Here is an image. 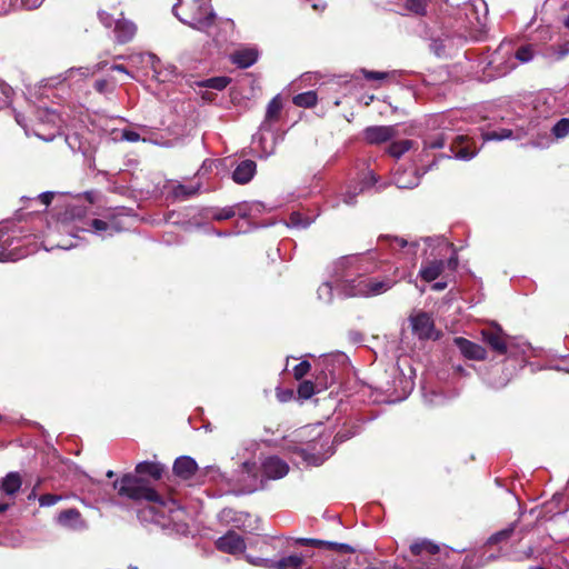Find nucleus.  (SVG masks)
Wrapping results in <instances>:
<instances>
[{
    "label": "nucleus",
    "mask_w": 569,
    "mask_h": 569,
    "mask_svg": "<svg viewBox=\"0 0 569 569\" xmlns=\"http://www.w3.org/2000/svg\"><path fill=\"white\" fill-rule=\"evenodd\" d=\"M237 207H226V208H222V209H219L217 210L212 218L214 220H228V219H231L233 218L236 214H237Z\"/></svg>",
    "instance_id": "45"
},
{
    "label": "nucleus",
    "mask_w": 569,
    "mask_h": 569,
    "mask_svg": "<svg viewBox=\"0 0 569 569\" xmlns=\"http://www.w3.org/2000/svg\"><path fill=\"white\" fill-rule=\"evenodd\" d=\"M98 17H99V20L107 28H111L113 26V23L116 24L114 19L112 18V16L109 14L108 12H106V11H99Z\"/></svg>",
    "instance_id": "54"
},
{
    "label": "nucleus",
    "mask_w": 569,
    "mask_h": 569,
    "mask_svg": "<svg viewBox=\"0 0 569 569\" xmlns=\"http://www.w3.org/2000/svg\"><path fill=\"white\" fill-rule=\"evenodd\" d=\"M546 360L543 368L569 373V358H546Z\"/></svg>",
    "instance_id": "32"
},
{
    "label": "nucleus",
    "mask_w": 569,
    "mask_h": 569,
    "mask_svg": "<svg viewBox=\"0 0 569 569\" xmlns=\"http://www.w3.org/2000/svg\"><path fill=\"white\" fill-rule=\"evenodd\" d=\"M282 109V103L279 97H274L267 107L266 119L262 123V128H266L268 122L274 121L279 118L280 111Z\"/></svg>",
    "instance_id": "29"
},
{
    "label": "nucleus",
    "mask_w": 569,
    "mask_h": 569,
    "mask_svg": "<svg viewBox=\"0 0 569 569\" xmlns=\"http://www.w3.org/2000/svg\"><path fill=\"white\" fill-rule=\"evenodd\" d=\"M363 74L367 80H382L387 76L385 72L378 71H363Z\"/></svg>",
    "instance_id": "56"
},
{
    "label": "nucleus",
    "mask_w": 569,
    "mask_h": 569,
    "mask_svg": "<svg viewBox=\"0 0 569 569\" xmlns=\"http://www.w3.org/2000/svg\"><path fill=\"white\" fill-rule=\"evenodd\" d=\"M21 487V479L19 473L10 472L0 480V490L7 495L16 493Z\"/></svg>",
    "instance_id": "25"
},
{
    "label": "nucleus",
    "mask_w": 569,
    "mask_h": 569,
    "mask_svg": "<svg viewBox=\"0 0 569 569\" xmlns=\"http://www.w3.org/2000/svg\"><path fill=\"white\" fill-rule=\"evenodd\" d=\"M411 329L419 339H437L432 318L426 312H418L409 318Z\"/></svg>",
    "instance_id": "7"
},
{
    "label": "nucleus",
    "mask_w": 569,
    "mask_h": 569,
    "mask_svg": "<svg viewBox=\"0 0 569 569\" xmlns=\"http://www.w3.org/2000/svg\"><path fill=\"white\" fill-rule=\"evenodd\" d=\"M337 269L341 280V290L347 297H373L390 290L396 283L390 278H369L379 269L372 253L347 256L339 259Z\"/></svg>",
    "instance_id": "2"
},
{
    "label": "nucleus",
    "mask_w": 569,
    "mask_h": 569,
    "mask_svg": "<svg viewBox=\"0 0 569 569\" xmlns=\"http://www.w3.org/2000/svg\"><path fill=\"white\" fill-rule=\"evenodd\" d=\"M455 343L459 347L462 356H479V347L465 338H455Z\"/></svg>",
    "instance_id": "33"
},
{
    "label": "nucleus",
    "mask_w": 569,
    "mask_h": 569,
    "mask_svg": "<svg viewBox=\"0 0 569 569\" xmlns=\"http://www.w3.org/2000/svg\"><path fill=\"white\" fill-rule=\"evenodd\" d=\"M130 60L133 63H141L146 68H150L153 71V77L159 81L164 82L167 77H162V63L160 59L153 53H137L130 56Z\"/></svg>",
    "instance_id": "13"
},
{
    "label": "nucleus",
    "mask_w": 569,
    "mask_h": 569,
    "mask_svg": "<svg viewBox=\"0 0 569 569\" xmlns=\"http://www.w3.org/2000/svg\"><path fill=\"white\" fill-rule=\"evenodd\" d=\"M256 162L252 160L241 161L232 173V178L237 183H248L254 176Z\"/></svg>",
    "instance_id": "19"
},
{
    "label": "nucleus",
    "mask_w": 569,
    "mask_h": 569,
    "mask_svg": "<svg viewBox=\"0 0 569 569\" xmlns=\"http://www.w3.org/2000/svg\"><path fill=\"white\" fill-rule=\"evenodd\" d=\"M413 358H386L383 362L386 376V391L391 392L396 399H405L413 389L416 369Z\"/></svg>",
    "instance_id": "4"
},
{
    "label": "nucleus",
    "mask_w": 569,
    "mask_h": 569,
    "mask_svg": "<svg viewBox=\"0 0 569 569\" xmlns=\"http://www.w3.org/2000/svg\"><path fill=\"white\" fill-rule=\"evenodd\" d=\"M393 243L400 248H403L407 244V241L402 238H395Z\"/></svg>",
    "instance_id": "64"
},
{
    "label": "nucleus",
    "mask_w": 569,
    "mask_h": 569,
    "mask_svg": "<svg viewBox=\"0 0 569 569\" xmlns=\"http://www.w3.org/2000/svg\"><path fill=\"white\" fill-rule=\"evenodd\" d=\"M262 470L269 479H280L289 471V466L282 459L271 456L262 461Z\"/></svg>",
    "instance_id": "12"
},
{
    "label": "nucleus",
    "mask_w": 569,
    "mask_h": 569,
    "mask_svg": "<svg viewBox=\"0 0 569 569\" xmlns=\"http://www.w3.org/2000/svg\"><path fill=\"white\" fill-rule=\"evenodd\" d=\"M413 146L411 140H400L392 142L388 148V153L393 158H400L407 151H409Z\"/></svg>",
    "instance_id": "30"
},
{
    "label": "nucleus",
    "mask_w": 569,
    "mask_h": 569,
    "mask_svg": "<svg viewBox=\"0 0 569 569\" xmlns=\"http://www.w3.org/2000/svg\"><path fill=\"white\" fill-rule=\"evenodd\" d=\"M42 3V0H11L8 7L1 9V12H7L10 8L21 7L28 10L38 8Z\"/></svg>",
    "instance_id": "35"
},
{
    "label": "nucleus",
    "mask_w": 569,
    "mask_h": 569,
    "mask_svg": "<svg viewBox=\"0 0 569 569\" xmlns=\"http://www.w3.org/2000/svg\"><path fill=\"white\" fill-rule=\"evenodd\" d=\"M199 186H184L181 183H173L171 186V194L174 199L186 200L198 193Z\"/></svg>",
    "instance_id": "26"
},
{
    "label": "nucleus",
    "mask_w": 569,
    "mask_h": 569,
    "mask_svg": "<svg viewBox=\"0 0 569 569\" xmlns=\"http://www.w3.org/2000/svg\"><path fill=\"white\" fill-rule=\"evenodd\" d=\"M310 368L311 366L307 360L301 361L293 368L295 378L301 380L310 371Z\"/></svg>",
    "instance_id": "47"
},
{
    "label": "nucleus",
    "mask_w": 569,
    "mask_h": 569,
    "mask_svg": "<svg viewBox=\"0 0 569 569\" xmlns=\"http://www.w3.org/2000/svg\"><path fill=\"white\" fill-rule=\"evenodd\" d=\"M368 177L369 179H365L362 182H361V187H353V188H349L347 190V192L343 194V202L347 203V204H353L355 203V199L357 197V194H359L360 192H362L366 188L370 187V186H373L377 181L375 174L372 172H369L368 173Z\"/></svg>",
    "instance_id": "24"
},
{
    "label": "nucleus",
    "mask_w": 569,
    "mask_h": 569,
    "mask_svg": "<svg viewBox=\"0 0 569 569\" xmlns=\"http://www.w3.org/2000/svg\"><path fill=\"white\" fill-rule=\"evenodd\" d=\"M293 396V392L292 390H282V391H278L277 393V397L279 399V401L281 402H287L288 400H290Z\"/></svg>",
    "instance_id": "59"
},
{
    "label": "nucleus",
    "mask_w": 569,
    "mask_h": 569,
    "mask_svg": "<svg viewBox=\"0 0 569 569\" xmlns=\"http://www.w3.org/2000/svg\"><path fill=\"white\" fill-rule=\"evenodd\" d=\"M332 297H333L332 286L329 282L322 283L318 288V298H319V300H321V301H323L326 303H329V302H331Z\"/></svg>",
    "instance_id": "43"
},
{
    "label": "nucleus",
    "mask_w": 569,
    "mask_h": 569,
    "mask_svg": "<svg viewBox=\"0 0 569 569\" xmlns=\"http://www.w3.org/2000/svg\"><path fill=\"white\" fill-rule=\"evenodd\" d=\"M496 358H490V363L488 365V370L483 373V379L495 388H501L507 385L510 380L512 372L511 368L521 360L525 361V358H502L499 361H493Z\"/></svg>",
    "instance_id": "6"
},
{
    "label": "nucleus",
    "mask_w": 569,
    "mask_h": 569,
    "mask_svg": "<svg viewBox=\"0 0 569 569\" xmlns=\"http://www.w3.org/2000/svg\"><path fill=\"white\" fill-rule=\"evenodd\" d=\"M429 0H407V8L416 14H425Z\"/></svg>",
    "instance_id": "41"
},
{
    "label": "nucleus",
    "mask_w": 569,
    "mask_h": 569,
    "mask_svg": "<svg viewBox=\"0 0 569 569\" xmlns=\"http://www.w3.org/2000/svg\"><path fill=\"white\" fill-rule=\"evenodd\" d=\"M410 553L403 556L408 569H471L468 557L440 547L428 539H418L410 545Z\"/></svg>",
    "instance_id": "3"
},
{
    "label": "nucleus",
    "mask_w": 569,
    "mask_h": 569,
    "mask_svg": "<svg viewBox=\"0 0 569 569\" xmlns=\"http://www.w3.org/2000/svg\"><path fill=\"white\" fill-rule=\"evenodd\" d=\"M533 56L535 53L532 46H522L515 53V58L521 63L531 61Z\"/></svg>",
    "instance_id": "37"
},
{
    "label": "nucleus",
    "mask_w": 569,
    "mask_h": 569,
    "mask_svg": "<svg viewBox=\"0 0 569 569\" xmlns=\"http://www.w3.org/2000/svg\"><path fill=\"white\" fill-rule=\"evenodd\" d=\"M483 340L491 346L495 352L503 353L507 351L506 340L499 329L483 331Z\"/></svg>",
    "instance_id": "21"
},
{
    "label": "nucleus",
    "mask_w": 569,
    "mask_h": 569,
    "mask_svg": "<svg viewBox=\"0 0 569 569\" xmlns=\"http://www.w3.org/2000/svg\"><path fill=\"white\" fill-rule=\"evenodd\" d=\"M423 399L427 403L433 406V405H440L443 402V396L431 390V391H427L425 389V392H423Z\"/></svg>",
    "instance_id": "48"
},
{
    "label": "nucleus",
    "mask_w": 569,
    "mask_h": 569,
    "mask_svg": "<svg viewBox=\"0 0 569 569\" xmlns=\"http://www.w3.org/2000/svg\"><path fill=\"white\" fill-rule=\"evenodd\" d=\"M451 151L453 152L455 158L461 159V160H470L476 154L475 152L469 151L468 148H461L460 150L455 151V148L452 147Z\"/></svg>",
    "instance_id": "52"
},
{
    "label": "nucleus",
    "mask_w": 569,
    "mask_h": 569,
    "mask_svg": "<svg viewBox=\"0 0 569 569\" xmlns=\"http://www.w3.org/2000/svg\"><path fill=\"white\" fill-rule=\"evenodd\" d=\"M569 53L568 44L551 46L545 51V58L549 62H557L562 60Z\"/></svg>",
    "instance_id": "28"
},
{
    "label": "nucleus",
    "mask_w": 569,
    "mask_h": 569,
    "mask_svg": "<svg viewBox=\"0 0 569 569\" xmlns=\"http://www.w3.org/2000/svg\"><path fill=\"white\" fill-rule=\"evenodd\" d=\"M57 522L61 527L71 530H82L86 528V522L81 518V513L74 508L61 511L57 517Z\"/></svg>",
    "instance_id": "14"
},
{
    "label": "nucleus",
    "mask_w": 569,
    "mask_h": 569,
    "mask_svg": "<svg viewBox=\"0 0 569 569\" xmlns=\"http://www.w3.org/2000/svg\"><path fill=\"white\" fill-rule=\"evenodd\" d=\"M162 472L163 467L160 463L142 461L136 466V475H124L114 481L113 488L122 497L147 501V505L138 510V518L142 523L168 528L180 520V507L173 499L161 498L150 482L141 477L149 475L153 480H159Z\"/></svg>",
    "instance_id": "1"
},
{
    "label": "nucleus",
    "mask_w": 569,
    "mask_h": 569,
    "mask_svg": "<svg viewBox=\"0 0 569 569\" xmlns=\"http://www.w3.org/2000/svg\"><path fill=\"white\" fill-rule=\"evenodd\" d=\"M217 548L229 555L242 553L246 550V542L237 532L229 530L216 541Z\"/></svg>",
    "instance_id": "8"
},
{
    "label": "nucleus",
    "mask_w": 569,
    "mask_h": 569,
    "mask_svg": "<svg viewBox=\"0 0 569 569\" xmlns=\"http://www.w3.org/2000/svg\"><path fill=\"white\" fill-rule=\"evenodd\" d=\"M242 472H246L249 477H252L253 482L257 481L258 475H257V466L254 462L244 461L241 466ZM256 490V483H253L249 489L248 492Z\"/></svg>",
    "instance_id": "42"
},
{
    "label": "nucleus",
    "mask_w": 569,
    "mask_h": 569,
    "mask_svg": "<svg viewBox=\"0 0 569 569\" xmlns=\"http://www.w3.org/2000/svg\"><path fill=\"white\" fill-rule=\"evenodd\" d=\"M174 475L184 480L191 481L196 476L199 477V468L196 460L189 456H181L173 463Z\"/></svg>",
    "instance_id": "9"
},
{
    "label": "nucleus",
    "mask_w": 569,
    "mask_h": 569,
    "mask_svg": "<svg viewBox=\"0 0 569 569\" xmlns=\"http://www.w3.org/2000/svg\"><path fill=\"white\" fill-rule=\"evenodd\" d=\"M446 287H447V283H446V282H436V283L432 286V289H433V290H436V291H441V290H443Z\"/></svg>",
    "instance_id": "63"
},
{
    "label": "nucleus",
    "mask_w": 569,
    "mask_h": 569,
    "mask_svg": "<svg viewBox=\"0 0 569 569\" xmlns=\"http://www.w3.org/2000/svg\"><path fill=\"white\" fill-rule=\"evenodd\" d=\"M446 138L443 133H436L433 136L428 137L423 141L425 149H440L445 146Z\"/></svg>",
    "instance_id": "36"
},
{
    "label": "nucleus",
    "mask_w": 569,
    "mask_h": 569,
    "mask_svg": "<svg viewBox=\"0 0 569 569\" xmlns=\"http://www.w3.org/2000/svg\"><path fill=\"white\" fill-rule=\"evenodd\" d=\"M315 385L310 380L302 381L298 387V396L301 399H309L315 395Z\"/></svg>",
    "instance_id": "38"
},
{
    "label": "nucleus",
    "mask_w": 569,
    "mask_h": 569,
    "mask_svg": "<svg viewBox=\"0 0 569 569\" xmlns=\"http://www.w3.org/2000/svg\"><path fill=\"white\" fill-rule=\"evenodd\" d=\"M369 569H408L407 566L403 567L397 562L382 561L376 566L370 567Z\"/></svg>",
    "instance_id": "53"
},
{
    "label": "nucleus",
    "mask_w": 569,
    "mask_h": 569,
    "mask_svg": "<svg viewBox=\"0 0 569 569\" xmlns=\"http://www.w3.org/2000/svg\"><path fill=\"white\" fill-rule=\"evenodd\" d=\"M406 173H407L406 171H403V172L397 171L395 173L393 179H395V183L397 184V187L400 189H410V188L418 186L419 177L416 174V172L410 171L409 179H406Z\"/></svg>",
    "instance_id": "27"
},
{
    "label": "nucleus",
    "mask_w": 569,
    "mask_h": 569,
    "mask_svg": "<svg viewBox=\"0 0 569 569\" xmlns=\"http://www.w3.org/2000/svg\"><path fill=\"white\" fill-rule=\"evenodd\" d=\"M229 82L230 79L227 77H217L207 79L203 82V86L216 90H223L229 84Z\"/></svg>",
    "instance_id": "40"
},
{
    "label": "nucleus",
    "mask_w": 569,
    "mask_h": 569,
    "mask_svg": "<svg viewBox=\"0 0 569 569\" xmlns=\"http://www.w3.org/2000/svg\"><path fill=\"white\" fill-rule=\"evenodd\" d=\"M395 128L391 126H373L365 130V139L369 143L386 142L395 136Z\"/></svg>",
    "instance_id": "15"
},
{
    "label": "nucleus",
    "mask_w": 569,
    "mask_h": 569,
    "mask_svg": "<svg viewBox=\"0 0 569 569\" xmlns=\"http://www.w3.org/2000/svg\"><path fill=\"white\" fill-rule=\"evenodd\" d=\"M552 133L557 138H565L569 134V119L562 118L560 119L553 127H552Z\"/></svg>",
    "instance_id": "39"
},
{
    "label": "nucleus",
    "mask_w": 569,
    "mask_h": 569,
    "mask_svg": "<svg viewBox=\"0 0 569 569\" xmlns=\"http://www.w3.org/2000/svg\"><path fill=\"white\" fill-rule=\"evenodd\" d=\"M330 562L327 565V569H357L353 565H358V556L353 549L352 553H346L338 556L335 551H330Z\"/></svg>",
    "instance_id": "16"
},
{
    "label": "nucleus",
    "mask_w": 569,
    "mask_h": 569,
    "mask_svg": "<svg viewBox=\"0 0 569 569\" xmlns=\"http://www.w3.org/2000/svg\"><path fill=\"white\" fill-rule=\"evenodd\" d=\"M12 89L0 81V109L7 107L11 102Z\"/></svg>",
    "instance_id": "44"
},
{
    "label": "nucleus",
    "mask_w": 569,
    "mask_h": 569,
    "mask_svg": "<svg viewBox=\"0 0 569 569\" xmlns=\"http://www.w3.org/2000/svg\"><path fill=\"white\" fill-rule=\"evenodd\" d=\"M221 515H222L223 519H230V520H232L234 522L238 521V518L231 517V515L237 516V512H234L231 509H224Z\"/></svg>",
    "instance_id": "62"
},
{
    "label": "nucleus",
    "mask_w": 569,
    "mask_h": 569,
    "mask_svg": "<svg viewBox=\"0 0 569 569\" xmlns=\"http://www.w3.org/2000/svg\"><path fill=\"white\" fill-rule=\"evenodd\" d=\"M306 555H290L279 560H273V569H301Z\"/></svg>",
    "instance_id": "22"
},
{
    "label": "nucleus",
    "mask_w": 569,
    "mask_h": 569,
    "mask_svg": "<svg viewBox=\"0 0 569 569\" xmlns=\"http://www.w3.org/2000/svg\"><path fill=\"white\" fill-rule=\"evenodd\" d=\"M512 136V131L509 129H501L499 131L493 130L483 134L485 140H503Z\"/></svg>",
    "instance_id": "46"
},
{
    "label": "nucleus",
    "mask_w": 569,
    "mask_h": 569,
    "mask_svg": "<svg viewBox=\"0 0 569 569\" xmlns=\"http://www.w3.org/2000/svg\"><path fill=\"white\" fill-rule=\"evenodd\" d=\"M136 32H137V28L133 22L126 20V19H120V20L116 21L114 34H116L117 42H119V43L129 42L134 37Z\"/></svg>",
    "instance_id": "20"
},
{
    "label": "nucleus",
    "mask_w": 569,
    "mask_h": 569,
    "mask_svg": "<svg viewBox=\"0 0 569 569\" xmlns=\"http://www.w3.org/2000/svg\"><path fill=\"white\" fill-rule=\"evenodd\" d=\"M76 73H79L81 77H88L92 74L89 68H78L68 70V78L74 77Z\"/></svg>",
    "instance_id": "57"
},
{
    "label": "nucleus",
    "mask_w": 569,
    "mask_h": 569,
    "mask_svg": "<svg viewBox=\"0 0 569 569\" xmlns=\"http://www.w3.org/2000/svg\"><path fill=\"white\" fill-rule=\"evenodd\" d=\"M16 239L10 237L3 229L0 227V261H17L21 259L24 254L18 251V248L14 246Z\"/></svg>",
    "instance_id": "10"
},
{
    "label": "nucleus",
    "mask_w": 569,
    "mask_h": 569,
    "mask_svg": "<svg viewBox=\"0 0 569 569\" xmlns=\"http://www.w3.org/2000/svg\"><path fill=\"white\" fill-rule=\"evenodd\" d=\"M61 499H62L61 496L46 493L39 498V503L41 507H51V506L56 505L58 501H60Z\"/></svg>",
    "instance_id": "51"
},
{
    "label": "nucleus",
    "mask_w": 569,
    "mask_h": 569,
    "mask_svg": "<svg viewBox=\"0 0 569 569\" xmlns=\"http://www.w3.org/2000/svg\"><path fill=\"white\" fill-rule=\"evenodd\" d=\"M555 567L557 569H569V559L566 557H560L555 560Z\"/></svg>",
    "instance_id": "58"
},
{
    "label": "nucleus",
    "mask_w": 569,
    "mask_h": 569,
    "mask_svg": "<svg viewBox=\"0 0 569 569\" xmlns=\"http://www.w3.org/2000/svg\"><path fill=\"white\" fill-rule=\"evenodd\" d=\"M122 139L130 141V142H137L140 140V136L136 131L131 130H123L122 131Z\"/></svg>",
    "instance_id": "55"
},
{
    "label": "nucleus",
    "mask_w": 569,
    "mask_h": 569,
    "mask_svg": "<svg viewBox=\"0 0 569 569\" xmlns=\"http://www.w3.org/2000/svg\"><path fill=\"white\" fill-rule=\"evenodd\" d=\"M293 103L298 107L310 108L317 103V94L313 91H307L293 97Z\"/></svg>",
    "instance_id": "31"
},
{
    "label": "nucleus",
    "mask_w": 569,
    "mask_h": 569,
    "mask_svg": "<svg viewBox=\"0 0 569 569\" xmlns=\"http://www.w3.org/2000/svg\"><path fill=\"white\" fill-rule=\"evenodd\" d=\"M91 228L92 231L99 236H102L103 232H107L109 236H112L113 233L119 232L121 230L116 219H112L110 221L93 219L91 221Z\"/></svg>",
    "instance_id": "23"
},
{
    "label": "nucleus",
    "mask_w": 569,
    "mask_h": 569,
    "mask_svg": "<svg viewBox=\"0 0 569 569\" xmlns=\"http://www.w3.org/2000/svg\"><path fill=\"white\" fill-rule=\"evenodd\" d=\"M199 477L208 478L210 481L220 482L226 479L224 475L216 466H207L199 471Z\"/></svg>",
    "instance_id": "34"
},
{
    "label": "nucleus",
    "mask_w": 569,
    "mask_h": 569,
    "mask_svg": "<svg viewBox=\"0 0 569 569\" xmlns=\"http://www.w3.org/2000/svg\"><path fill=\"white\" fill-rule=\"evenodd\" d=\"M258 59V51L254 48H240L231 54L232 63L239 68H249Z\"/></svg>",
    "instance_id": "17"
},
{
    "label": "nucleus",
    "mask_w": 569,
    "mask_h": 569,
    "mask_svg": "<svg viewBox=\"0 0 569 569\" xmlns=\"http://www.w3.org/2000/svg\"><path fill=\"white\" fill-rule=\"evenodd\" d=\"M512 531H513V528L510 527V528L503 529V530H501L499 532H496L495 535H492L489 538L488 542L490 545H493V543H498V542H500L502 540H506V539H508L510 537Z\"/></svg>",
    "instance_id": "50"
},
{
    "label": "nucleus",
    "mask_w": 569,
    "mask_h": 569,
    "mask_svg": "<svg viewBox=\"0 0 569 569\" xmlns=\"http://www.w3.org/2000/svg\"><path fill=\"white\" fill-rule=\"evenodd\" d=\"M39 199L43 204L48 206L53 199V192H43L39 196Z\"/></svg>",
    "instance_id": "60"
},
{
    "label": "nucleus",
    "mask_w": 569,
    "mask_h": 569,
    "mask_svg": "<svg viewBox=\"0 0 569 569\" xmlns=\"http://www.w3.org/2000/svg\"><path fill=\"white\" fill-rule=\"evenodd\" d=\"M246 559L249 563L258 567H262L266 569H273V560L267 558H253L251 556H247Z\"/></svg>",
    "instance_id": "49"
},
{
    "label": "nucleus",
    "mask_w": 569,
    "mask_h": 569,
    "mask_svg": "<svg viewBox=\"0 0 569 569\" xmlns=\"http://www.w3.org/2000/svg\"><path fill=\"white\" fill-rule=\"evenodd\" d=\"M290 223L293 224V226H300L301 224L303 227H306L308 224V222L307 223H301L300 222V213H298V212H293V213L290 214Z\"/></svg>",
    "instance_id": "61"
},
{
    "label": "nucleus",
    "mask_w": 569,
    "mask_h": 569,
    "mask_svg": "<svg viewBox=\"0 0 569 569\" xmlns=\"http://www.w3.org/2000/svg\"><path fill=\"white\" fill-rule=\"evenodd\" d=\"M445 266L442 260H428L422 263L419 276L426 282H431L443 272Z\"/></svg>",
    "instance_id": "18"
},
{
    "label": "nucleus",
    "mask_w": 569,
    "mask_h": 569,
    "mask_svg": "<svg viewBox=\"0 0 569 569\" xmlns=\"http://www.w3.org/2000/svg\"><path fill=\"white\" fill-rule=\"evenodd\" d=\"M296 543L299 545H308L317 548H325L328 551H335L338 556H343L346 553H352L353 548L347 543H338L332 541L312 539V538H298L296 539Z\"/></svg>",
    "instance_id": "11"
},
{
    "label": "nucleus",
    "mask_w": 569,
    "mask_h": 569,
    "mask_svg": "<svg viewBox=\"0 0 569 569\" xmlns=\"http://www.w3.org/2000/svg\"><path fill=\"white\" fill-rule=\"evenodd\" d=\"M172 12L182 23L200 31H206L216 20L210 0H177Z\"/></svg>",
    "instance_id": "5"
}]
</instances>
